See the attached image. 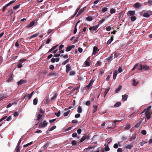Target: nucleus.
<instances>
[{"mask_svg": "<svg viewBox=\"0 0 152 152\" xmlns=\"http://www.w3.org/2000/svg\"><path fill=\"white\" fill-rule=\"evenodd\" d=\"M48 124V123L45 120H44L43 122L40 123L39 125V128H42L43 127L46 126Z\"/></svg>", "mask_w": 152, "mask_h": 152, "instance_id": "obj_1", "label": "nucleus"}, {"mask_svg": "<svg viewBox=\"0 0 152 152\" xmlns=\"http://www.w3.org/2000/svg\"><path fill=\"white\" fill-rule=\"evenodd\" d=\"M90 137V135L89 134L88 135H85L81 138L79 142L80 143H81L85 140H88Z\"/></svg>", "mask_w": 152, "mask_h": 152, "instance_id": "obj_2", "label": "nucleus"}, {"mask_svg": "<svg viewBox=\"0 0 152 152\" xmlns=\"http://www.w3.org/2000/svg\"><path fill=\"white\" fill-rule=\"evenodd\" d=\"M26 59H20L19 61L18 62V64L17 66L18 68H21L22 67V63L24 62V61H26Z\"/></svg>", "mask_w": 152, "mask_h": 152, "instance_id": "obj_3", "label": "nucleus"}, {"mask_svg": "<svg viewBox=\"0 0 152 152\" xmlns=\"http://www.w3.org/2000/svg\"><path fill=\"white\" fill-rule=\"evenodd\" d=\"M99 26V24L90 27L89 29L92 31H96Z\"/></svg>", "mask_w": 152, "mask_h": 152, "instance_id": "obj_4", "label": "nucleus"}, {"mask_svg": "<svg viewBox=\"0 0 152 152\" xmlns=\"http://www.w3.org/2000/svg\"><path fill=\"white\" fill-rule=\"evenodd\" d=\"M99 50L98 49L97 47L96 46H94L93 49V51L92 55H95L98 53Z\"/></svg>", "mask_w": 152, "mask_h": 152, "instance_id": "obj_5", "label": "nucleus"}, {"mask_svg": "<svg viewBox=\"0 0 152 152\" xmlns=\"http://www.w3.org/2000/svg\"><path fill=\"white\" fill-rule=\"evenodd\" d=\"M71 69L70 67V64H67L66 66V71L67 73H68Z\"/></svg>", "mask_w": 152, "mask_h": 152, "instance_id": "obj_6", "label": "nucleus"}, {"mask_svg": "<svg viewBox=\"0 0 152 152\" xmlns=\"http://www.w3.org/2000/svg\"><path fill=\"white\" fill-rule=\"evenodd\" d=\"M75 47L74 45H72L70 46H67L66 48V52H68L71 50L72 49L74 48Z\"/></svg>", "mask_w": 152, "mask_h": 152, "instance_id": "obj_7", "label": "nucleus"}, {"mask_svg": "<svg viewBox=\"0 0 152 152\" xmlns=\"http://www.w3.org/2000/svg\"><path fill=\"white\" fill-rule=\"evenodd\" d=\"M120 121H119V120L114 121L113 122H114V124H113V126H111L110 127H108L107 128V129H110V128L111 129H114L115 128V126L116 125V123L117 122H119Z\"/></svg>", "mask_w": 152, "mask_h": 152, "instance_id": "obj_8", "label": "nucleus"}, {"mask_svg": "<svg viewBox=\"0 0 152 152\" xmlns=\"http://www.w3.org/2000/svg\"><path fill=\"white\" fill-rule=\"evenodd\" d=\"M141 6V4L139 2H137L133 5V7L135 8H139Z\"/></svg>", "mask_w": 152, "mask_h": 152, "instance_id": "obj_9", "label": "nucleus"}, {"mask_svg": "<svg viewBox=\"0 0 152 152\" xmlns=\"http://www.w3.org/2000/svg\"><path fill=\"white\" fill-rule=\"evenodd\" d=\"M86 7H84L80 11L78 12L77 15V16H79L80 14L82 13L86 9Z\"/></svg>", "mask_w": 152, "mask_h": 152, "instance_id": "obj_10", "label": "nucleus"}, {"mask_svg": "<svg viewBox=\"0 0 152 152\" xmlns=\"http://www.w3.org/2000/svg\"><path fill=\"white\" fill-rule=\"evenodd\" d=\"M136 138V134H133L132 136L129 138V141H131L135 139Z\"/></svg>", "mask_w": 152, "mask_h": 152, "instance_id": "obj_11", "label": "nucleus"}, {"mask_svg": "<svg viewBox=\"0 0 152 152\" xmlns=\"http://www.w3.org/2000/svg\"><path fill=\"white\" fill-rule=\"evenodd\" d=\"M135 14V12L134 11H129L127 13V15L129 16V15L130 16H133Z\"/></svg>", "mask_w": 152, "mask_h": 152, "instance_id": "obj_12", "label": "nucleus"}, {"mask_svg": "<svg viewBox=\"0 0 152 152\" xmlns=\"http://www.w3.org/2000/svg\"><path fill=\"white\" fill-rule=\"evenodd\" d=\"M34 23L35 22L34 21H33L31 22H30V23L26 27L29 28L32 27L34 26Z\"/></svg>", "mask_w": 152, "mask_h": 152, "instance_id": "obj_13", "label": "nucleus"}, {"mask_svg": "<svg viewBox=\"0 0 152 152\" xmlns=\"http://www.w3.org/2000/svg\"><path fill=\"white\" fill-rule=\"evenodd\" d=\"M94 82V81L91 80L89 84L87 86V87L88 89L92 85L93 83Z\"/></svg>", "mask_w": 152, "mask_h": 152, "instance_id": "obj_14", "label": "nucleus"}, {"mask_svg": "<svg viewBox=\"0 0 152 152\" xmlns=\"http://www.w3.org/2000/svg\"><path fill=\"white\" fill-rule=\"evenodd\" d=\"M57 75V73L56 72H50L49 73L48 75L49 76H56Z\"/></svg>", "mask_w": 152, "mask_h": 152, "instance_id": "obj_15", "label": "nucleus"}, {"mask_svg": "<svg viewBox=\"0 0 152 152\" xmlns=\"http://www.w3.org/2000/svg\"><path fill=\"white\" fill-rule=\"evenodd\" d=\"M118 73V71L116 70H115L113 72V79L115 80L116 78V77Z\"/></svg>", "mask_w": 152, "mask_h": 152, "instance_id": "obj_16", "label": "nucleus"}, {"mask_svg": "<svg viewBox=\"0 0 152 152\" xmlns=\"http://www.w3.org/2000/svg\"><path fill=\"white\" fill-rule=\"evenodd\" d=\"M122 100L124 101H125L126 100L128 97V95L126 94L123 95L122 96Z\"/></svg>", "mask_w": 152, "mask_h": 152, "instance_id": "obj_17", "label": "nucleus"}, {"mask_svg": "<svg viewBox=\"0 0 152 152\" xmlns=\"http://www.w3.org/2000/svg\"><path fill=\"white\" fill-rule=\"evenodd\" d=\"M121 53H119L118 52H115L114 53V58H117L118 56H120V55H121Z\"/></svg>", "mask_w": 152, "mask_h": 152, "instance_id": "obj_18", "label": "nucleus"}, {"mask_svg": "<svg viewBox=\"0 0 152 152\" xmlns=\"http://www.w3.org/2000/svg\"><path fill=\"white\" fill-rule=\"evenodd\" d=\"M93 107L94 108V110H93V113H95L97 110L98 106L96 105H94L93 106Z\"/></svg>", "mask_w": 152, "mask_h": 152, "instance_id": "obj_19", "label": "nucleus"}, {"mask_svg": "<svg viewBox=\"0 0 152 152\" xmlns=\"http://www.w3.org/2000/svg\"><path fill=\"white\" fill-rule=\"evenodd\" d=\"M145 113L147 119H149L150 118V115L149 112L148 111H145Z\"/></svg>", "mask_w": 152, "mask_h": 152, "instance_id": "obj_20", "label": "nucleus"}, {"mask_svg": "<svg viewBox=\"0 0 152 152\" xmlns=\"http://www.w3.org/2000/svg\"><path fill=\"white\" fill-rule=\"evenodd\" d=\"M26 81L25 80H21L18 82V85H20L22 83H25Z\"/></svg>", "mask_w": 152, "mask_h": 152, "instance_id": "obj_21", "label": "nucleus"}, {"mask_svg": "<svg viewBox=\"0 0 152 152\" xmlns=\"http://www.w3.org/2000/svg\"><path fill=\"white\" fill-rule=\"evenodd\" d=\"M7 97L6 95L0 94V101Z\"/></svg>", "mask_w": 152, "mask_h": 152, "instance_id": "obj_22", "label": "nucleus"}, {"mask_svg": "<svg viewBox=\"0 0 152 152\" xmlns=\"http://www.w3.org/2000/svg\"><path fill=\"white\" fill-rule=\"evenodd\" d=\"M121 88H122V86H121L120 85H119L118 86V88H116L115 90V92L116 93H117L118 92V91H119Z\"/></svg>", "mask_w": 152, "mask_h": 152, "instance_id": "obj_23", "label": "nucleus"}, {"mask_svg": "<svg viewBox=\"0 0 152 152\" xmlns=\"http://www.w3.org/2000/svg\"><path fill=\"white\" fill-rule=\"evenodd\" d=\"M142 66L143 69L145 70H148L149 69V67L146 65H142Z\"/></svg>", "mask_w": 152, "mask_h": 152, "instance_id": "obj_24", "label": "nucleus"}, {"mask_svg": "<svg viewBox=\"0 0 152 152\" xmlns=\"http://www.w3.org/2000/svg\"><path fill=\"white\" fill-rule=\"evenodd\" d=\"M58 46V45H57L55 46H53V47H52V48L51 49H50L49 50V51L48 52V53H50V52H51L55 48H56Z\"/></svg>", "mask_w": 152, "mask_h": 152, "instance_id": "obj_25", "label": "nucleus"}, {"mask_svg": "<svg viewBox=\"0 0 152 152\" xmlns=\"http://www.w3.org/2000/svg\"><path fill=\"white\" fill-rule=\"evenodd\" d=\"M77 112L79 113H81L82 112V109L81 107L79 106L77 109Z\"/></svg>", "mask_w": 152, "mask_h": 152, "instance_id": "obj_26", "label": "nucleus"}, {"mask_svg": "<svg viewBox=\"0 0 152 152\" xmlns=\"http://www.w3.org/2000/svg\"><path fill=\"white\" fill-rule=\"evenodd\" d=\"M42 115L41 114H39L37 116V120L39 121L40 120H42Z\"/></svg>", "mask_w": 152, "mask_h": 152, "instance_id": "obj_27", "label": "nucleus"}, {"mask_svg": "<svg viewBox=\"0 0 152 152\" xmlns=\"http://www.w3.org/2000/svg\"><path fill=\"white\" fill-rule=\"evenodd\" d=\"M57 94L56 93H55L54 96H53L51 98V100L52 101L54 100L57 97Z\"/></svg>", "mask_w": 152, "mask_h": 152, "instance_id": "obj_28", "label": "nucleus"}, {"mask_svg": "<svg viewBox=\"0 0 152 152\" xmlns=\"http://www.w3.org/2000/svg\"><path fill=\"white\" fill-rule=\"evenodd\" d=\"M106 142H107L108 144H109L112 142V139L111 138H107L106 140Z\"/></svg>", "mask_w": 152, "mask_h": 152, "instance_id": "obj_29", "label": "nucleus"}, {"mask_svg": "<svg viewBox=\"0 0 152 152\" xmlns=\"http://www.w3.org/2000/svg\"><path fill=\"white\" fill-rule=\"evenodd\" d=\"M143 16L145 18H148L150 16L148 12L145 13L143 14Z\"/></svg>", "mask_w": 152, "mask_h": 152, "instance_id": "obj_30", "label": "nucleus"}, {"mask_svg": "<svg viewBox=\"0 0 152 152\" xmlns=\"http://www.w3.org/2000/svg\"><path fill=\"white\" fill-rule=\"evenodd\" d=\"M121 104V102H118L116 103L115 105H114V107H118Z\"/></svg>", "mask_w": 152, "mask_h": 152, "instance_id": "obj_31", "label": "nucleus"}, {"mask_svg": "<svg viewBox=\"0 0 152 152\" xmlns=\"http://www.w3.org/2000/svg\"><path fill=\"white\" fill-rule=\"evenodd\" d=\"M91 62L90 61H86L85 64L86 66H89L90 65V63Z\"/></svg>", "mask_w": 152, "mask_h": 152, "instance_id": "obj_32", "label": "nucleus"}, {"mask_svg": "<svg viewBox=\"0 0 152 152\" xmlns=\"http://www.w3.org/2000/svg\"><path fill=\"white\" fill-rule=\"evenodd\" d=\"M86 20L88 21H91L92 20V18L91 16L87 17L86 18Z\"/></svg>", "mask_w": 152, "mask_h": 152, "instance_id": "obj_33", "label": "nucleus"}, {"mask_svg": "<svg viewBox=\"0 0 152 152\" xmlns=\"http://www.w3.org/2000/svg\"><path fill=\"white\" fill-rule=\"evenodd\" d=\"M69 61V58H68L65 61H63L62 63V64L63 65H65V64L68 63Z\"/></svg>", "mask_w": 152, "mask_h": 152, "instance_id": "obj_34", "label": "nucleus"}, {"mask_svg": "<svg viewBox=\"0 0 152 152\" xmlns=\"http://www.w3.org/2000/svg\"><path fill=\"white\" fill-rule=\"evenodd\" d=\"M63 56V54L61 55L60 53H59L58 54H55L53 55V56L54 57H57L59 56L61 57V56Z\"/></svg>", "mask_w": 152, "mask_h": 152, "instance_id": "obj_35", "label": "nucleus"}, {"mask_svg": "<svg viewBox=\"0 0 152 152\" xmlns=\"http://www.w3.org/2000/svg\"><path fill=\"white\" fill-rule=\"evenodd\" d=\"M151 106H149L147 108L145 109L142 113H143L145 112V111H148V110L151 108Z\"/></svg>", "mask_w": 152, "mask_h": 152, "instance_id": "obj_36", "label": "nucleus"}, {"mask_svg": "<svg viewBox=\"0 0 152 152\" xmlns=\"http://www.w3.org/2000/svg\"><path fill=\"white\" fill-rule=\"evenodd\" d=\"M71 143L73 146H75L77 144V142L75 140H74L71 142Z\"/></svg>", "mask_w": 152, "mask_h": 152, "instance_id": "obj_37", "label": "nucleus"}, {"mask_svg": "<svg viewBox=\"0 0 152 152\" xmlns=\"http://www.w3.org/2000/svg\"><path fill=\"white\" fill-rule=\"evenodd\" d=\"M38 102V99L37 98H35L33 100V104L34 105H36L37 103Z\"/></svg>", "mask_w": 152, "mask_h": 152, "instance_id": "obj_38", "label": "nucleus"}, {"mask_svg": "<svg viewBox=\"0 0 152 152\" xmlns=\"http://www.w3.org/2000/svg\"><path fill=\"white\" fill-rule=\"evenodd\" d=\"M133 145H128L125 146V148L126 149H131Z\"/></svg>", "mask_w": 152, "mask_h": 152, "instance_id": "obj_39", "label": "nucleus"}, {"mask_svg": "<svg viewBox=\"0 0 152 152\" xmlns=\"http://www.w3.org/2000/svg\"><path fill=\"white\" fill-rule=\"evenodd\" d=\"M110 149L109 148V146L108 145H107L105 146V147L104 149V151H107L110 150Z\"/></svg>", "mask_w": 152, "mask_h": 152, "instance_id": "obj_40", "label": "nucleus"}, {"mask_svg": "<svg viewBox=\"0 0 152 152\" xmlns=\"http://www.w3.org/2000/svg\"><path fill=\"white\" fill-rule=\"evenodd\" d=\"M149 6H151L152 5V0H148V1L147 2Z\"/></svg>", "mask_w": 152, "mask_h": 152, "instance_id": "obj_41", "label": "nucleus"}, {"mask_svg": "<svg viewBox=\"0 0 152 152\" xmlns=\"http://www.w3.org/2000/svg\"><path fill=\"white\" fill-rule=\"evenodd\" d=\"M70 112V111L69 110H68L66 112L64 113L63 116H67L68 115V114H69V113Z\"/></svg>", "mask_w": 152, "mask_h": 152, "instance_id": "obj_42", "label": "nucleus"}, {"mask_svg": "<svg viewBox=\"0 0 152 152\" xmlns=\"http://www.w3.org/2000/svg\"><path fill=\"white\" fill-rule=\"evenodd\" d=\"M16 0H13L11 1H10L9 3L7 4V5H8V6H9L11 4H13L14 3L15 1Z\"/></svg>", "mask_w": 152, "mask_h": 152, "instance_id": "obj_43", "label": "nucleus"}, {"mask_svg": "<svg viewBox=\"0 0 152 152\" xmlns=\"http://www.w3.org/2000/svg\"><path fill=\"white\" fill-rule=\"evenodd\" d=\"M60 114L61 112L60 110H59L58 113H55V115H56L57 117H59L60 115Z\"/></svg>", "mask_w": 152, "mask_h": 152, "instance_id": "obj_44", "label": "nucleus"}, {"mask_svg": "<svg viewBox=\"0 0 152 152\" xmlns=\"http://www.w3.org/2000/svg\"><path fill=\"white\" fill-rule=\"evenodd\" d=\"M138 83V82L136 81L135 80H133L132 84L134 86L137 85Z\"/></svg>", "mask_w": 152, "mask_h": 152, "instance_id": "obj_45", "label": "nucleus"}, {"mask_svg": "<svg viewBox=\"0 0 152 152\" xmlns=\"http://www.w3.org/2000/svg\"><path fill=\"white\" fill-rule=\"evenodd\" d=\"M13 13V12L12 9L9 10L8 12V13L10 16L12 15V14Z\"/></svg>", "mask_w": 152, "mask_h": 152, "instance_id": "obj_46", "label": "nucleus"}, {"mask_svg": "<svg viewBox=\"0 0 152 152\" xmlns=\"http://www.w3.org/2000/svg\"><path fill=\"white\" fill-rule=\"evenodd\" d=\"M12 75H11L10 76L9 78L7 80V82H9L11 81L12 80Z\"/></svg>", "mask_w": 152, "mask_h": 152, "instance_id": "obj_47", "label": "nucleus"}, {"mask_svg": "<svg viewBox=\"0 0 152 152\" xmlns=\"http://www.w3.org/2000/svg\"><path fill=\"white\" fill-rule=\"evenodd\" d=\"M56 126H52L49 130V131H52L53 130L55 129L56 128Z\"/></svg>", "mask_w": 152, "mask_h": 152, "instance_id": "obj_48", "label": "nucleus"}, {"mask_svg": "<svg viewBox=\"0 0 152 152\" xmlns=\"http://www.w3.org/2000/svg\"><path fill=\"white\" fill-rule=\"evenodd\" d=\"M131 19L132 21H134L136 19V17L134 16H132L131 18Z\"/></svg>", "mask_w": 152, "mask_h": 152, "instance_id": "obj_49", "label": "nucleus"}, {"mask_svg": "<svg viewBox=\"0 0 152 152\" xmlns=\"http://www.w3.org/2000/svg\"><path fill=\"white\" fill-rule=\"evenodd\" d=\"M16 102H13V103H12V104H11L10 103H9L7 106V108H8L9 107H10L12 106V105H13V104H16Z\"/></svg>", "mask_w": 152, "mask_h": 152, "instance_id": "obj_50", "label": "nucleus"}, {"mask_svg": "<svg viewBox=\"0 0 152 152\" xmlns=\"http://www.w3.org/2000/svg\"><path fill=\"white\" fill-rule=\"evenodd\" d=\"M107 10V8L106 7H104L102 8V11L103 12H106Z\"/></svg>", "mask_w": 152, "mask_h": 152, "instance_id": "obj_51", "label": "nucleus"}, {"mask_svg": "<svg viewBox=\"0 0 152 152\" xmlns=\"http://www.w3.org/2000/svg\"><path fill=\"white\" fill-rule=\"evenodd\" d=\"M20 5V4L16 5L15 6H14L13 8L14 10H16L19 7Z\"/></svg>", "mask_w": 152, "mask_h": 152, "instance_id": "obj_52", "label": "nucleus"}, {"mask_svg": "<svg viewBox=\"0 0 152 152\" xmlns=\"http://www.w3.org/2000/svg\"><path fill=\"white\" fill-rule=\"evenodd\" d=\"M115 12V10L113 8H112L110 10V13L111 14H113Z\"/></svg>", "mask_w": 152, "mask_h": 152, "instance_id": "obj_53", "label": "nucleus"}, {"mask_svg": "<svg viewBox=\"0 0 152 152\" xmlns=\"http://www.w3.org/2000/svg\"><path fill=\"white\" fill-rule=\"evenodd\" d=\"M40 113L42 114H44L45 113V110H43L42 109L40 108L39 110Z\"/></svg>", "mask_w": 152, "mask_h": 152, "instance_id": "obj_54", "label": "nucleus"}, {"mask_svg": "<svg viewBox=\"0 0 152 152\" xmlns=\"http://www.w3.org/2000/svg\"><path fill=\"white\" fill-rule=\"evenodd\" d=\"M113 56H111L107 58V61H111L112 60Z\"/></svg>", "mask_w": 152, "mask_h": 152, "instance_id": "obj_55", "label": "nucleus"}, {"mask_svg": "<svg viewBox=\"0 0 152 152\" xmlns=\"http://www.w3.org/2000/svg\"><path fill=\"white\" fill-rule=\"evenodd\" d=\"M15 150L16 151V152H20V147H18L17 146Z\"/></svg>", "mask_w": 152, "mask_h": 152, "instance_id": "obj_56", "label": "nucleus"}, {"mask_svg": "<svg viewBox=\"0 0 152 152\" xmlns=\"http://www.w3.org/2000/svg\"><path fill=\"white\" fill-rule=\"evenodd\" d=\"M39 34V33H36V34H34L32 36H31V38L35 37H37Z\"/></svg>", "mask_w": 152, "mask_h": 152, "instance_id": "obj_57", "label": "nucleus"}, {"mask_svg": "<svg viewBox=\"0 0 152 152\" xmlns=\"http://www.w3.org/2000/svg\"><path fill=\"white\" fill-rule=\"evenodd\" d=\"M141 132L142 134H143V135H145L146 134V132L145 130H142L141 131Z\"/></svg>", "mask_w": 152, "mask_h": 152, "instance_id": "obj_58", "label": "nucleus"}, {"mask_svg": "<svg viewBox=\"0 0 152 152\" xmlns=\"http://www.w3.org/2000/svg\"><path fill=\"white\" fill-rule=\"evenodd\" d=\"M138 64H135L133 68L132 69V70L134 71L136 68L138 66Z\"/></svg>", "mask_w": 152, "mask_h": 152, "instance_id": "obj_59", "label": "nucleus"}, {"mask_svg": "<svg viewBox=\"0 0 152 152\" xmlns=\"http://www.w3.org/2000/svg\"><path fill=\"white\" fill-rule=\"evenodd\" d=\"M77 80H78L82 81L83 80V78L80 75L77 76Z\"/></svg>", "mask_w": 152, "mask_h": 152, "instance_id": "obj_60", "label": "nucleus"}, {"mask_svg": "<svg viewBox=\"0 0 152 152\" xmlns=\"http://www.w3.org/2000/svg\"><path fill=\"white\" fill-rule=\"evenodd\" d=\"M105 20V19H102L101 20H100L99 22V24H101L103 22H104Z\"/></svg>", "mask_w": 152, "mask_h": 152, "instance_id": "obj_61", "label": "nucleus"}, {"mask_svg": "<svg viewBox=\"0 0 152 152\" xmlns=\"http://www.w3.org/2000/svg\"><path fill=\"white\" fill-rule=\"evenodd\" d=\"M109 88H106L104 92V94H107V92L109 91Z\"/></svg>", "mask_w": 152, "mask_h": 152, "instance_id": "obj_62", "label": "nucleus"}, {"mask_svg": "<svg viewBox=\"0 0 152 152\" xmlns=\"http://www.w3.org/2000/svg\"><path fill=\"white\" fill-rule=\"evenodd\" d=\"M45 104H48L49 103V99L48 98H47L46 100L45 101Z\"/></svg>", "mask_w": 152, "mask_h": 152, "instance_id": "obj_63", "label": "nucleus"}, {"mask_svg": "<svg viewBox=\"0 0 152 152\" xmlns=\"http://www.w3.org/2000/svg\"><path fill=\"white\" fill-rule=\"evenodd\" d=\"M126 129L128 130L130 128V125L129 124L126 125L125 127Z\"/></svg>", "mask_w": 152, "mask_h": 152, "instance_id": "obj_64", "label": "nucleus"}]
</instances>
